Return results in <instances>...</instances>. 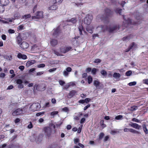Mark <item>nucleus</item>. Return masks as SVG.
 Returning a JSON list of instances; mask_svg holds the SVG:
<instances>
[{
    "label": "nucleus",
    "mask_w": 148,
    "mask_h": 148,
    "mask_svg": "<svg viewBox=\"0 0 148 148\" xmlns=\"http://www.w3.org/2000/svg\"><path fill=\"white\" fill-rule=\"evenodd\" d=\"M117 29L116 26L110 27L109 29L107 28L106 26L101 25L98 26L97 28V30L99 32L108 31L110 32L114 31Z\"/></svg>",
    "instance_id": "obj_1"
},
{
    "label": "nucleus",
    "mask_w": 148,
    "mask_h": 148,
    "mask_svg": "<svg viewBox=\"0 0 148 148\" xmlns=\"http://www.w3.org/2000/svg\"><path fill=\"white\" fill-rule=\"evenodd\" d=\"M40 105L38 103H34L32 104L29 108V110L30 111L33 112L40 109Z\"/></svg>",
    "instance_id": "obj_2"
},
{
    "label": "nucleus",
    "mask_w": 148,
    "mask_h": 148,
    "mask_svg": "<svg viewBox=\"0 0 148 148\" xmlns=\"http://www.w3.org/2000/svg\"><path fill=\"white\" fill-rule=\"evenodd\" d=\"M43 132L44 134L46 137H50L52 133V130L51 127H45L43 129Z\"/></svg>",
    "instance_id": "obj_3"
},
{
    "label": "nucleus",
    "mask_w": 148,
    "mask_h": 148,
    "mask_svg": "<svg viewBox=\"0 0 148 148\" xmlns=\"http://www.w3.org/2000/svg\"><path fill=\"white\" fill-rule=\"evenodd\" d=\"M93 18V17L91 15H87L84 19L85 24L87 25L90 24Z\"/></svg>",
    "instance_id": "obj_4"
},
{
    "label": "nucleus",
    "mask_w": 148,
    "mask_h": 148,
    "mask_svg": "<svg viewBox=\"0 0 148 148\" xmlns=\"http://www.w3.org/2000/svg\"><path fill=\"white\" fill-rule=\"evenodd\" d=\"M29 46V44L25 42H23L20 44V47L22 49H27Z\"/></svg>",
    "instance_id": "obj_5"
},
{
    "label": "nucleus",
    "mask_w": 148,
    "mask_h": 148,
    "mask_svg": "<svg viewBox=\"0 0 148 148\" xmlns=\"http://www.w3.org/2000/svg\"><path fill=\"white\" fill-rule=\"evenodd\" d=\"M72 71V69L71 67H68L65 70H64L63 73V75L65 77H67L68 76L69 72Z\"/></svg>",
    "instance_id": "obj_6"
},
{
    "label": "nucleus",
    "mask_w": 148,
    "mask_h": 148,
    "mask_svg": "<svg viewBox=\"0 0 148 148\" xmlns=\"http://www.w3.org/2000/svg\"><path fill=\"white\" fill-rule=\"evenodd\" d=\"M23 113V110L21 108H19L15 110L12 113L13 116L20 115Z\"/></svg>",
    "instance_id": "obj_7"
},
{
    "label": "nucleus",
    "mask_w": 148,
    "mask_h": 148,
    "mask_svg": "<svg viewBox=\"0 0 148 148\" xmlns=\"http://www.w3.org/2000/svg\"><path fill=\"white\" fill-rule=\"evenodd\" d=\"M71 49V47H61L60 50L62 53H65Z\"/></svg>",
    "instance_id": "obj_8"
},
{
    "label": "nucleus",
    "mask_w": 148,
    "mask_h": 148,
    "mask_svg": "<svg viewBox=\"0 0 148 148\" xmlns=\"http://www.w3.org/2000/svg\"><path fill=\"white\" fill-rule=\"evenodd\" d=\"M129 125L132 127L137 130H139L141 128V126L136 123L130 124Z\"/></svg>",
    "instance_id": "obj_9"
},
{
    "label": "nucleus",
    "mask_w": 148,
    "mask_h": 148,
    "mask_svg": "<svg viewBox=\"0 0 148 148\" xmlns=\"http://www.w3.org/2000/svg\"><path fill=\"white\" fill-rule=\"evenodd\" d=\"M17 57L19 59H22L24 60L26 59L27 56L25 55L22 54L21 53H18L17 56Z\"/></svg>",
    "instance_id": "obj_10"
},
{
    "label": "nucleus",
    "mask_w": 148,
    "mask_h": 148,
    "mask_svg": "<svg viewBox=\"0 0 148 148\" xmlns=\"http://www.w3.org/2000/svg\"><path fill=\"white\" fill-rule=\"evenodd\" d=\"M76 92L74 90H72L69 93L67 97L69 98H71L76 93Z\"/></svg>",
    "instance_id": "obj_11"
},
{
    "label": "nucleus",
    "mask_w": 148,
    "mask_h": 148,
    "mask_svg": "<svg viewBox=\"0 0 148 148\" xmlns=\"http://www.w3.org/2000/svg\"><path fill=\"white\" fill-rule=\"evenodd\" d=\"M113 77L116 79H119L121 77V75L119 73L115 72L113 75Z\"/></svg>",
    "instance_id": "obj_12"
},
{
    "label": "nucleus",
    "mask_w": 148,
    "mask_h": 148,
    "mask_svg": "<svg viewBox=\"0 0 148 148\" xmlns=\"http://www.w3.org/2000/svg\"><path fill=\"white\" fill-rule=\"evenodd\" d=\"M9 3L8 0H0L1 4L3 5H6L8 4Z\"/></svg>",
    "instance_id": "obj_13"
},
{
    "label": "nucleus",
    "mask_w": 148,
    "mask_h": 148,
    "mask_svg": "<svg viewBox=\"0 0 148 148\" xmlns=\"http://www.w3.org/2000/svg\"><path fill=\"white\" fill-rule=\"evenodd\" d=\"M35 61L34 60H32L28 61L26 63V65L27 66H29L33 65L35 63Z\"/></svg>",
    "instance_id": "obj_14"
},
{
    "label": "nucleus",
    "mask_w": 148,
    "mask_h": 148,
    "mask_svg": "<svg viewBox=\"0 0 148 148\" xmlns=\"http://www.w3.org/2000/svg\"><path fill=\"white\" fill-rule=\"evenodd\" d=\"M40 49V47L36 45H33L32 48V49L33 51H36L37 52H38V51Z\"/></svg>",
    "instance_id": "obj_15"
},
{
    "label": "nucleus",
    "mask_w": 148,
    "mask_h": 148,
    "mask_svg": "<svg viewBox=\"0 0 148 148\" xmlns=\"http://www.w3.org/2000/svg\"><path fill=\"white\" fill-rule=\"evenodd\" d=\"M36 15L39 18H41L43 16V12H38L36 13Z\"/></svg>",
    "instance_id": "obj_16"
},
{
    "label": "nucleus",
    "mask_w": 148,
    "mask_h": 148,
    "mask_svg": "<svg viewBox=\"0 0 148 148\" xmlns=\"http://www.w3.org/2000/svg\"><path fill=\"white\" fill-rule=\"evenodd\" d=\"M57 8V6L56 5H54L49 7L48 10H55Z\"/></svg>",
    "instance_id": "obj_17"
},
{
    "label": "nucleus",
    "mask_w": 148,
    "mask_h": 148,
    "mask_svg": "<svg viewBox=\"0 0 148 148\" xmlns=\"http://www.w3.org/2000/svg\"><path fill=\"white\" fill-rule=\"evenodd\" d=\"M25 29L24 26L23 25H19L17 28V31L19 32Z\"/></svg>",
    "instance_id": "obj_18"
},
{
    "label": "nucleus",
    "mask_w": 148,
    "mask_h": 148,
    "mask_svg": "<svg viewBox=\"0 0 148 148\" xmlns=\"http://www.w3.org/2000/svg\"><path fill=\"white\" fill-rule=\"evenodd\" d=\"M100 84V82L98 80H95L94 81V85L96 88H98Z\"/></svg>",
    "instance_id": "obj_19"
},
{
    "label": "nucleus",
    "mask_w": 148,
    "mask_h": 148,
    "mask_svg": "<svg viewBox=\"0 0 148 148\" xmlns=\"http://www.w3.org/2000/svg\"><path fill=\"white\" fill-rule=\"evenodd\" d=\"M50 43L51 45L54 46L57 44V41L56 40L53 39L51 41Z\"/></svg>",
    "instance_id": "obj_20"
},
{
    "label": "nucleus",
    "mask_w": 148,
    "mask_h": 148,
    "mask_svg": "<svg viewBox=\"0 0 148 148\" xmlns=\"http://www.w3.org/2000/svg\"><path fill=\"white\" fill-rule=\"evenodd\" d=\"M119 132V130L118 129H115L113 130H111L110 132V133L112 135H114Z\"/></svg>",
    "instance_id": "obj_21"
},
{
    "label": "nucleus",
    "mask_w": 148,
    "mask_h": 148,
    "mask_svg": "<svg viewBox=\"0 0 148 148\" xmlns=\"http://www.w3.org/2000/svg\"><path fill=\"white\" fill-rule=\"evenodd\" d=\"M4 58L5 59L8 60H11L12 59V56L11 55H5L4 56Z\"/></svg>",
    "instance_id": "obj_22"
},
{
    "label": "nucleus",
    "mask_w": 148,
    "mask_h": 148,
    "mask_svg": "<svg viewBox=\"0 0 148 148\" xmlns=\"http://www.w3.org/2000/svg\"><path fill=\"white\" fill-rule=\"evenodd\" d=\"M66 21L67 22H71L73 23H75L77 21L76 18H72L70 19H68Z\"/></svg>",
    "instance_id": "obj_23"
},
{
    "label": "nucleus",
    "mask_w": 148,
    "mask_h": 148,
    "mask_svg": "<svg viewBox=\"0 0 148 148\" xmlns=\"http://www.w3.org/2000/svg\"><path fill=\"white\" fill-rule=\"evenodd\" d=\"M73 84V83H72L71 82H70L66 84V85H65L64 86V88H63V89H67L70 86L72 85Z\"/></svg>",
    "instance_id": "obj_24"
},
{
    "label": "nucleus",
    "mask_w": 148,
    "mask_h": 148,
    "mask_svg": "<svg viewBox=\"0 0 148 148\" xmlns=\"http://www.w3.org/2000/svg\"><path fill=\"white\" fill-rule=\"evenodd\" d=\"M22 41V39L20 37L18 36L17 38L16 41L18 44L20 45Z\"/></svg>",
    "instance_id": "obj_25"
},
{
    "label": "nucleus",
    "mask_w": 148,
    "mask_h": 148,
    "mask_svg": "<svg viewBox=\"0 0 148 148\" xmlns=\"http://www.w3.org/2000/svg\"><path fill=\"white\" fill-rule=\"evenodd\" d=\"M58 112L57 111H54L51 112L50 113V115L53 117H54L56 115L58 114Z\"/></svg>",
    "instance_id": "obj_26"
},
{
    "label": "nucleus",
    "mask_w": 148,
    "mask_h": 148,
    "mask_svg": "<svg viewBox=\"0 0 148 148\" xmlns=\"http://www.w3.org/2000/svg\"><path fill=\"white\" fill-rule=\"evenodd\" d=\"M130 132L134 133V134H140L139 132L138 131H136V130H134L133 129H130Z\"/></svg>",
    "instance_id": "obj_27"
},
{
    "label": "nucleus",
    "mask_w": 148,
    "mask_h": 148,
    "mask_svg": "<svg viewBox=\"0 0 148 148\" xmlns=\"http://www.w3.org/2000/svg\"><path fill=\"white\" fill-rule=\"evenodd\" d=\"M93 28L92 27H89L86 28V30L88 32L90 33H92V30Z\"/></svg>",
    "instance_id": "obj_28"
},
{
    "label": "nucleus",
    "mask_w": 148,
    "mask_h": 148,
    "mask_svg": "<svg viewBox=\"0 0 148 148\" xmlns=\"http://www.w3.org/2000/svg\"><path fill=\"white\" fill-rule=\"evenodd\" d=\"M143 130L146 134H147L148 133V130L147 128L146 125H144L143 126Z\"/></svg>",
    "instance_id": "obj_29"
},
{
    "label": "nucleus",
    "mask_w": 148,
    "mask_h": 148,
    "mask_svg": "<svg viewBox=\"0 0 148 148\" xmlns=\"http://www.w3.org/2000/svg\"><path fill=\"white\" fill-rule=\"evenodd\" d=\"M101 74L104 77L106 76L107 74L106 71L104 70H102L101 71Z\"/></svg>",
    "instance_id": "obj_30"
},
{
    "label": "nucleus",
    "mask_w": 148,
    "mask_h": 148,
    "mask_svg": "<svg viewBox=\"0 0 148 148\" xmlns=\"http://www.w3.org/2000/svg\"><path fill=\"white\" fill-rule=\"evenodd\" d=\"M78 29L79 31L80 35L82 34V31H83V28L82 25H80L78 27Z\"/></svg>",
    "instance_id": "obj_31"
},
{
    "label": "nucleus",
    "mask_w": 148,
    "mask_h": 148,
    "mask_svg": "<svg viewBox=\"0 0 148 148\" xmlns=\"http://www.w3.org/2000/svg\"><path fill=\"white\" fill-rule=\"evenodd\" d=\"M88 83L89 84H90L92 82V77L90 76H88Z\"/></svg>",
    "instance_id": "obj_32"
},
{
    "label": "nucleus",
    "mask_w": 148,
    "mask_h": 148,
    "mask_svg": "<svg viewBox=\"0 0 148 148\" xmlns=\"http://www.w3.org/2000/svg\"><path fill=\"white\" fill-rule=\"evenodd\" d=\"M136 82L134 81L130 82L128 84V85L130 86H132L135 85L136 84Z\"/></svg>",
    "instance_id": "obj_33"
},
{
    "label": "nucleus",
    "mask_w": 148,
    "mask_h": 148,
    "mask_svg": "<svg viewBox=\"0 0 148 148\" xmlns=\"http://www.w3.org/2000/svg\"><path fill=\"white\" fill-rule=\"evenodd\" d=\"M136 47V46L135 43H132V45H130L129 48L130 49H134Z\"/></svg>",
    "instance_id": "obj_34"
},
{
    "label": "nucleus",
    "mask_w": 148,
    "mask_h": 148,
    "mask_svg": "<svg viewBox=\"0 0 148 148\" xmlns=\"http://www.w3.org/2000/svg\"><path fill=\"white\" fill-rule=\"evenodd\" d=\"M132 74V71H127L125 73V75L127 76H130Z\"/></svg>",
    "instance_id": "obj_35"
},
{
    "label": "nucleus",
    "mask_w": 148,
    "mask_h": 148,
    "mask_svg": "<svg viewBox=\"0 0 148 148\" xmlns=\"http://www.w3.org/2000/svg\"><path fill=\"white\" fill-rule=\"evenodd\" d=\"M130 38L129 36L125 37L123 38V40L124 41H127L130 40Z\"/></svg>",
    "instance_id": "obj_36"
},
{
    "label": "nucleus",
    "mask_w": 148,
    "mask_h": 148,
    "mask_svg": "<svg viewBox=\"0 0 148 148\" xmlns=\"http://www.w3.org/2000/svg\"><path fill=\"white\" fill-rule=\"evenodd\" d=\"M31 16L30 15V14H28L27 15H25L23 16V19H27L28 18H29L31 17Z\"/></svg>",
    "instance_id": "obj_37"
},
{
    "label": "nucleus",
    "mask_w": 148,
    "mask_h": 148,
    "mask_svg": "<svg viewBox=\"0 0 148 148\" xmlns=\"http://www.w3.org/2000/svg\"><path fill=\"white\" fill-rule=\"evenodd\" d=\"M126 23H127L128 24H138V23H133L132 21L130 19H128V20L126 21Z\"/></svg>",
    "instance_id": "obj_38"
},
{
    "label": "nucleus",
    "mask_w": 148,
    "mask_h": 148,
    "mask_svg": "<svg viewBox=\"0 0 148 148\" xmlns=\"http://www.w3.org/2000/svg\"><path fill=\"white\" fill-rule=\"evenodd\" d=\"M16 84H22L23 82L22 80L20 79H18L16 80Z\"/></svg>",
    "instance_id": "obj_39"
},
{
    "label": "nucleus",
    "mask_w": 148,
    "mask_h": 148,
    "mask_svg": "<svg viewBox=\"0 0 148 148\" xmlns=\"http://www.w3.org/2000/svg\"><path fill=\"white\" fill-rule=\"evenodd\" d=\"M62 110L64 112H68L69 111V110L67 107H65L62 108Z\"/></svg>",
    "instance_id": "obj_40"
},
{
    "label": "nucleus",
    "mask_w": 148,
    "mask_h": 148,
    "mask_svg": "<svg viewBox=\"0 0 148 148\" xmlns=\"http://www.w3.org/2000/svg\"><path fill=\"white\" fill-rule=\"evenodd\" d=\"M44 113L45 112H44L38 113L36 114V116H43L44 114Z\"/></svg>",
    "instance_id": "obj_41"
},
{
    "label": "nucleus",
    "mask_w": 148,
    "mask_h": 148,
    "mask_svg": "<svg viewBox=\"0 0 148 148\" xmlns=\"http://www.w3.org/2000/svg\"><path fill=\"white\" fill-rule=\"evenodd\" d=\"M37 16L36 15V16H32V19L35 21H38V20L39 19V18H38Z\"/></svg>",
    "instance_id": "obj_42"
},
{
    "label": "nucleus",
    "mask_w": 148,
    "mask_h": 148,
    "mask_svg": "<svg viewBox=\"0 0 148 148\" xmlns=\"http://www.w3.org/2000/svg\"><path fill=\"white\" fill-rule=\"evenodd\" d=\"M97 70L95 68H93L91 71V73L93 75H95L97 72Z\"/></svg>",
    "instance_id": "obj_43"
},
{
    "label": "nucleus",
    "mask_w": 148,
    "mask_h": 148,
    "mask_svg": "<svg viewBox=\"0 0 148 148\" xmlns=\"http://www.w3.org/2000/svg\"><path fill=\"white\" fill-rule=\"evenodd\" d=\"M79 138H74V142L75 144H77V143L79 142Z\"/></svg>",
    "instance_id": "obj_44"
},
{
    "label": "nucleus",
    "mask_w": 148,
    "mask_h": 148,
    "mask_svg": "<svg viewBox=\"0 0 148 148\" xmlns=\"http://www.w3.org/2000/svg\"><path fill=\"white\" fill-rule=\"evenodd\" d=\"M4 11V9L3 6L0 5V13H2Z\"/></svg>",
    "instance_id": "obj_45"
},
{
    "label": "nucleus",
    "mask_w": 148,
    "mask_h": 148,
    "mask_svg": "<svg viewBox=\"0 0 148 148\" xmlns=\"http://www.w3.org/2000/svg\"><path fill=\"white\" fill-rule=\"evenodd\" d=\"M123 116L121 115H118L116 116L115 117V119L116 120H120L122 118Z\"/></svg>",
    "instance_id": "obj_46"
},
{
    "label": "nucleus",
    "mask_w": 148,
    "mask_h": 148,
    "mask_svg": "<svg viewBox=\"0 0 148 148\" xmlns=\"http://www.w3.org/2000/svg\"><path fill=\"white\" fill-rule=\"evenodd\" d=\"M101 61V60L99 59H96L94 61L95 63H100Z\"/></svg>",
    "instance_id": "obj_47"
},
{
    "label": "nucleus",
    "mask_w": 148,
    "mask_h": 148,
    "mask_svg": "<svg viewBox=\"0 0 148 148\" xmlns=\"http://www.w3.org/2000/svg\"><path fill=\"white\" fill-rule=\"evenodd\" d=\"M59 82L60 84L62 86H63L65 84V82L64 81L62 80H59Z\"/></svg>",
    "instance_id": "obj_48"
},
{
    "label": "nucleus",
    "mask_w": 148,
    "mask_h": 148,
    "mask_svg": "<svg viewBox=\"0 0 148 148\" xmlns=\"http://www.w3.org/2000/svg\"><path fill=\"white\" fill-rule=\"evenodd\" d=\"M5 76V74L4 73H0V78H3Z\"/></svg>",
    "instance_id": "obj_49"
},
{
    "label": "nucleus",
    "mask_w": 148,
    "mask_h": 148,
    "mask_svg": "<svg viewBox=\"0 0 148 148\" xmlns=\"http://www.w3.org/2000/svg\"><path fill=\"white\" fill-rule=\"evenodd\" d=\"M137 109V107L136 106H133L131 107L130 110H135Z\"/></svg>",
    "instance_id": "obj_50"
},
{
    "label": "nucleus",
    "mask_w": 148,
    "mask_h": 148,
    "mask_svg": "<svg viewBox=\"0 0 148 148\" xmlns=\"http://www.w3.org/2000/svg\"><path fill=\"white\" fill-rule=\"evenodd\" d=\"M45 66V65L43 64H40L38 65L37 66V67L38 68H43Z\"/></svg>",
    "instance_id": "obj_51"
},
{
    "label": "nucleus",
    "mask_w": 148,
    "mask_h": 148,
    "mask_svg": "<svg viewBox=\"0 0 148 148\" xmlns=\"http://www.w3.org/2000/svg\"><path fill=\"white\" fill-rule=\"evenodd\" d=\"M8 32L10 34H13L15 32V31L14 30L11 29H10L8 30Z\"/></svg>",
    "instance_id": "obj_52"
},
{
    "label": "nucleus",
    "mask_w": 148,
    "mask_h": 148,
    "mask_svg": "<svg viewBox=\"0 0 148 148\" xmlns=\"http://www.w3.org/2000/svg\"><path fill=\"white\" fill-rule=\"evenodd\" d=\"M51 106V104L49 102L46 103L45 104V108L49 107Z\"/></svg>",
    "instance_id": "obj_53"
},
{
    "label": "nucleus",
    "mask_w": 148,
    "mask_h": 148,
    "mask_svg": "<svg viewBox=\"0 0 148 148\" xmlns=\"http://www.w3.org/2000/svg\"><path fill=\"white\" fill-rule=\"evenodd\" d=\"M90 100L91 99L89 98H87L84 99L85 102L86 103H88Z\"/></svg>",
    "instance_id": "obj_54"
},
{
    "label": "nucleus",
    "mask_w": 148,
    "mask_h": 148,
    "mask_svg": "<svg viewBox=\"0 0 148 148\" xmlns=\"http://www.w3.org/2000/svg\"><path fill=\"white\" fill-rule=\"evenodd\" d=\"M132 121H133L136 122L137 123H139L140 121L139 120L135 118H133L132 119Z\"/></svg>",
    "instance_id": "obj_55"
},
{
    "label": "nucleus",
    "mask_w": 148,
    "mask_h": 148,
    "mask_svg": "<svg viewBox=\"0 0 148 148\" xmlns=\"http://www.w3.org/2000/svg\"><path fill=\"white\" fill-rule=\"evenodd\" d=\"M82 125L80 126L79 127L78 130H77V132L78 133H80L82 129Z\"/></svg>",
    "instance_id": "obj_56"
},
{
    "label": "nucleus",
    "mask_w": 148,
    "mask_h": 148,
    "mask_svg": "<svg viewBox=\"0 0 148 148\" xmlns=\"http://www.w3.org/2000/svg\"><path fill=\"white\" fill-rule=\"evenodd\" d=\"M63 0H55V3L59 4L62 2Z\"/></svg>",
    "instance_id": "obj_57"
},
{
    "label": "nucleus",
    "mask_w": 148,
    "mask_h": 148,
    "mask_svg": "<svg viewBox=\"0 0 148 148\" xmlns=\"http://www.w3.org/2000/svg\"><path fill=\"white\" fill-rule=\"evenodd\" d=\"M143 82L145 84L148 85V79H144L143 80Z\"/></svg>",
    "instance_id": "obj_58"
},
{
    "label": "nucleus",
    "mask_w": 148,
    "mask_h": 148,
    "mask_svg": "<svg viewBox=\"0 0 148 148\" xmlns=\"http://www.w3.org/2000/svg\"><path fill=\"white\" fill-rule=\"evenodd\" d=\"M56 70V68H53V69H49V71L50 72H52L55 71Z\"/></svg>",
    "instance_id": "obj_59"
},
{
    "label": "nucleus",
    "mask_w": 148,
    "mask_h": 148,
    "mask_svg": "<svg viewBox=\"0 0 148 148\" xmlns=\"http://www.w3.org/2000/svg\"><path fill=\"white\" fill-rule=\"evenodd\" d=\"M18 88H22L24 87V85L22 84H19L18 85Z\"/></svg>",
    "instance_id": "obj_60"
},
{
    "label": "nucleus",
    "mask_w": 148,
    "mask_h": 148,
    "mask_svg": "<svg viewBox=\"0 0 148 148\" xmlns=\"http://www.w3.org/2000/svg\"><path fill=\"white\" fill-rule=\"evenodd\" d=\"M43 73H44L43 71L39 72L37 73L36 75L37 76L40 75H42V74H43Z\"/></svg>",
    "instance_id": "obj_61"
},
{
    "label": "nucleus",
    "mask_w": 148,
    "mask_h": 148,
    "mask_svg": "<svg viewBox=\"0 0 148 148\" xmlns=\"http://www.w3.org/2000/svg\"><path fill=\"white\" fill-rule=\"evenodd\" d=\"M130 129L126 128L124 129L123 130L125 132H130Z\"/></svg>",
    "instance_id": "obj_62"
},
{
    "label": "nucleus",
    "mask_w": 148,
    "mask_h": 148,
    "mask_svg": "<svg viewBox=\"0 0 148 148\" xmlns=\"http://www.w3.org/2000/svg\"><path fill=\"white\" fill-rule=\"evenodd\" d=\"M18 69L21 70L23 71L24 69V66L23 65L19 67Z\"/></svg>",
    "instance_id": "obj_63"
},
{
    "label": "nucleus",
    "mask_w": 148,
    "mask_h": 148,
    "mask_svg": "<svg viewBox=\"0 0 148 148\" xmlns=\"http://www.w3.org/2000/svg\"><path fill=\"white\" fill-rule=\"evenodd\" d=\"M2 39L3 40H5L6 39V35L5 34H3L1 36Z\"/></svg>",
    "instance_id": "obj_64"
}]
</instances>
